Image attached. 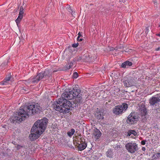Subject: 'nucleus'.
<instances>
[{
    "label": "nucleus",
    "mask_w": 160,
    "mask_h": 160,
    "mask_svg": "<svg viewBox=\"0 0 160 160\" xmlns=\"http://www.w3.org/2000/svg\"><path fill=\"white\" fill-rule=\"evenodd\" d=\"M31 133L29 138L31 141H34L38 139L45 131H30Z\"/></svg>",
    "instance_id": "nucleus-5"
},
{
    "label": "nucleus",
    "mask_w": 160,
    "mask_h": 160,
    "mask_svg": "<svg viewBox=\"0 0 160 160\" xmlns=\"http://www.w3.org/2000/svg\"><path fill=\"white\" fill-rule=\"evenodd\" d=\"M96 130H99V129H98L96 128Z\"/></svg>",
    "instance_id": "nucleus-54"
},
{
    "label": "nucleus",
    "mask_w": 160,
    "mask_h": 160,
    "mask_svg": "<svg viewBox=\"0 0 160 160\" xmlns=\"http://www.w3.org/2000/svg\"><path fill=\"white\" fill-rule=\"evenodd\" d=\"M9 80L5 78L2 81L0 82V85H8L9 84Z\"/></svg>",
    "instance_id": "nucleus-19"
},
{
    "label": "nucleus",
    "mask_w": 160,
    "mask_h": 160,
    "mask_svg": "<svg viewBox=\"0 0 160 160\" xmlns=\"http://www.w3.org/2000/svg\"><path fill=\"white\" fill-rule=\"evenodd\" d=\"M74 62L73 61L70 62H68V63L63 67V70H67L70 68L73 65Z\"/></svg>",
    "instance_id": "nucleus-15"
},
{
    "label": "nucleus",
    "mask_w": 160,
    "mask_h": 160,
    "mask_svg": "<svg viewBox=\"0 0 160 160\" xmlns=\"http://www.w3.org/2000/svg\"><path fill=\"white\" fill-rule=\"evenodd\" d=\"M91 59L88 53H85L82 56L83 62H88L91 61Z\"/></svg>",
    "instance_id": "nucleus-14"
},
{
    "label": "nucleus",
    "mask_w": 160,
    "mask_h": 160,
    "mask_svg": "<svg viewBox=\"0 0 160 160\" xmlns=\"http://www.w3.org/2000/svg\"><path fill=\"white\" fill-rule=\"evenodd\" d=\"M156 35L157 36H159V37H160V33L156 34Z\"/></svg>",
    "instance_id": "nucleus-48"
},
{
    "label": "nucleus",
    "mask_w": 160,
    "mask_h": 160,
    "mask_svg": "<svg viewBox=\"0 0 160 160\" xmlns=\"http://www.w3.org/2000/svg\"><path fill=\"white\" fill-rule=\"evenodd\" d=\"M43 111L42 108L38 103L33 104L32 103L29 105L20 107L18 112L14 114L8 120L12 123L21 122L29 115L39 114Z\"/></svg>",
    "instance_id": "nucleus-2"
},
{
    "label": "nucleus",
    "mask_w": 160,
    "mask_h": 160,
    "mask_svg": "<svg viewBox=\"0 0 160 160\" xmlns=\"http://www.w3.org/2000/svg\"><path fill=\"white\" fill-rule=\"evenodd\" d=\"M115 89L116 90H114V92H113V94L115 95L118 96V92H119L120 91V89L118 88Z\"/></svg>",
    "instance_id": "nucleus-25"
},
{
    "label": "nucleus",
    "mask_w": 160,
    "mask_h": 160,
    "mask_svg": "<svg viewBox=\"0 0 160 160\" xmlns=\"http://www.w3.org/2000/svg\"><path fill=\"white\" fill-rule=\"evenodd\" d=\"M78 77V74L77 72H75L73 74L72 78H77Z\"/></svg>",
    "instance_id": "nucleus-26"
},
{
    "label": "nucleus",
    "mask_w": 160,
    "mask_h": 160,
    "mask_svg": "<svg viewBox=\"0 0 160 160\" xmlns=\"http://www.w3.org/2000/svg\"><path fill=\"white\" fill-rule=\"evenodd\" d=\"M80 131H77L76 133H77V135L76 136V137L78 138V137H82L81 133H79Z\"/></svg>",
    "instance_id": "nucleus-30"
},
{
    "label": "nucleus",
    "mask_w": 160,
    "mask_h": 160,
    "mask_svg": "<svg viewBox=\"0 0 160 160\" xmlns=\"http://www.w3.org/2000/svg\"><path fill=\"white\" fill-rule=\"evenodd\" d=\"M94 115L95 118L98 120H102L104 118V115L102 108H96L94 111Z\"/></svg>",
    "instance_id": "nucleus-7"
},
{
    "label": "nucleus",
    "mask_w": 160,
    "mask_h": 160,
    "mask_svg": "<svg viewBox=\"0 0 160 160\" xmlns=\"http://www.w3.org/2000/svg\"><path fill=\"white\" fill-rule=\"evenodd\" d=\"M147 142L146 140H142L141 142V144L142 145H144L145 144V143H146V142Z\"/></svg>",
    "instance_id": "nucleus-40"
},
{
    "label": "nucleus",
    "mask_w": 160,
    "mask_h": 160,
    "mask_svg": "<svg viewBox=\"0 0 160 160\" xmlns=\"http://www.w3.org/2000/svg\"><path fill=\"white\" fill-rule=\"evenodd\" d=\"M123 112V109L121 108V105L116 106L113 110V112L116 115H119Z\"/></svg>",
    "instance_id": "nucleus-11"
},
{
    "label": "nucleus",
    "mask_w": 160,
    "mask_h": 160,
    "mask_svg": "<svg viewBox=\"0 0 160 160\" xmlns=\"http://www.w3.org/2000/svg\"><path fill=\"white\" fill-rule=\"evenodd\" d=\"M116 147L117 148H120V146H119V145H117L116 147H115V148H116Z\"/></svg>",
    "instance_id": "nucleus-49"
},
{
    "label": "nucleus",
    "mask_w": 160,
    "mask_h": 160,
    "mask_svg": "<svg viewBox=\"0 0 160 160\" xmlns=\"http://www.w3.org/2000/svg\"><path fill=\"white\" fill-rule=\"evenodd\" d=\"M157 3V2L156 1H154V4H155L156 3Z\"/></svg>",
    "instance_id": "nucleus-50"
},
{
    "label": "nucleus",
    "mask_w": 160,
    "mask_h": 160,
    "mask_svg": "<svg viewBox=\"0 0 160 160\" xmlns=\"http://www.w3.org/2000/svg\"><path fill=\"white\" fill-rule=\"evenodd\" d=\"M140 111L142 116H145L147 114V108L145 105L143 104H142L141 105Z\"/></svg>",
    "instance_id": "nucleus-12"
},
{
    "label": "nucleus",
    "mask_w": 160,
    "mask_h": 160,
    "mask_svg": "<svg viewBox=\"0 0 160 160\" xmlns=\"http://www.w3.org/2000/svg\"><path fill=\"white\" fill-rule=\"evenodd\" d=\"M159 98V97L158 98L155 97H152L149 100V103L150 105L154 106L155 104L160 102V99Z\"/></svg>",
    "instance_id": "nucleus-10"
},
{
    "label": "nucleus",
    "mask_w": 160,
    "mask_h": 160,
    "mask_svg": "<svg viewBox=\"0 0 160 160\" xmlns=\"http://www.w3.org/2000/svg\"><path fill=\"white\" fill-rule=\"evenodd\" d=\"M81 90L75 86L72 89L64 92L62 98H60L52 104L54 109L61 113H68L70 108L78 107L83 102L82 97L79 95Z\"/></svg>",
    "instance_id": "nucleus-1"
},
{
    "label": "nucleus",
    "mask_w": 160,
    "mask_h": 160,
    "mask_svg": "<svg viewBox=\"0 0 160 160\" xmlns=\"http://www.w3.org/2000/svg\"><path fill=\"white\" fill-rule=\"evenodd\" d=\"M66 9L69 12L72 14V13L73 12L72 10L71 9L70 6H69Z\"/></svg>",
    "instance_id": "nucleus-28"
},
{
    "label": "nucleus",
    "mask_w": 160,
    "mask_h": 160,
    "mask_svg": "<svg viewBox=\"0 0 160 160\" xmlns=\"http://www.w3.org/2000/svg\"><path fill=\"white\" fill-rule=\"evenodd\" d=\"M5 78L9 80V81H10L11 82H12L13 78L12 75H11V73H8V74L6 75Z\"/></svg>",
    "instance_id": "nucleus-21"
},
{
    "label": "nucleus",
    "mask_w": 160,
    "mask_h": 160,
    "mask_svg": "<svg viewBox=\"0 0 160 160\" xmlns=\"http://www.w3.org/2000/svg\"><path fill=\"white\" fill-rule=\"evenodd\" d=\"M75 160L74 158H69L68 160Z\"/></svg>",
    "instance_id": "nucleus-47"
},
{
    "label": "nucleus",
    "mask_w": 160,
    "mask_h": 160,
    "mask_svg": "<svg viewBox=\"0 0 160 160\" xmlns=\"http://www.w3.org/2000/svg\"><path fill=\"white\" fill-rule=\"evenodd\" d=\"M125 63L126 64L127 66H132V62H130L128 61H127L125 62Z\"/></svg>",
    "instance_id": "nucleus-29"
},
{
    "label": "nucleus",
    "mask_w": 160,
    "mask_h": 160,
    "mask_svg": "<svg viewBox=\"0 0 160 160\" xmlns=\"http://www.w3.org/2000/svg\"><path fill=\"white\" fill-rule=\"evenodd\" d=\"M71 132H68L67 133V134L68 136L70 137H71L74 133L75 131H71Z\"/></svg>",
    "instance_id": "nucleus-27"
},
{
    "label": "nucleus",
    "mask_w": 160,
    "mask_h": 160,
    "mask_svg": "<svg viewBox=\"0 0 160 160\" xmlns=\"http://www.w3.org/2000/svg\"><path fill=\"white\" fill-rule=\"evenodd\" d=\"M82 61V57L81 56H78L74 58L73 59V62H83Z\"/></svg>",
    "instance_id": "nucleus-18"
},
{
    "label": "nucleus",
    "mask_w": 160,
    "mask_h": 160,
    "mask_svg": "<svg viewBox=\"0 0 160 160\" xmlns=\"http://www.w3.org/2000/svg\"><path fill=\"white\" fill-rule=\"evenodd\" d=\"M22 19H20L18 18L15 20V22L17 23V25L18 26V24L20 23V21Z\"/></svg>",
    "instance_id": "nucleus-32"
},
{
    "label": "nucleus",
    "mask_w": 160,
    "mask_h": 160,
    "mask_svg": "<svg viewBox=\"0 0 160 160\" xmlns=\"http://www.w3.org/2000/svg\"><path fill=\"white\" fill-rule=\"evenodd\" d=\"M76 138L77 139V144L79 143H81V142H84V141H85V139L83 137H78V138L76 137Z\"/></svg>",
    "instance_id": "nucleus-20"
},
{
    "label": "nucleus",
    "mask_w": 160,
    "mask_h": 160,
    "mask_svg": "<svg viewBox=\"0 0 160 160\" xmlns=\"http://www.w3.org/2000/svg\"><path fill=\"white\" fill-rule=\"evenodd\" d=\"M58 71V70H54L53 71V72H57Z\"/></svg>",
    "instance_id": "nucleus-52"
},
{
    "label": "nucleus",
    "mask_w": 160,
    "mask_h": 160,
    "mask_svg": "<svg viewBox=\"0 0 160 160\" xmlns=\"http://www.w3.org/2000/svg\"><path fill=\"white\" fill-rule=\"evenodd\" d=\"M70 130H74V129L73 128H72Z\"/></svg>",
    "instance_id": "nucleus-53"
},
{
    "label": "nucleus",
    "mask_w": 160,
    "mask_h": 160,
    "mask_svg": "<svg viewBox=\"0 0 160 160\" xmlns=\"http://www.w3.org/2000/svg\"><path fill=\"white\" fill-rule=\"evenodd\" d=\"M156 127H157V128H158V127H157V125H156Z\"/></svg>",
    "instance_id": "nucleus-55"
},
{
    "label": "nucleus",
    "mask_w": 160,
    "mask_h": 160,
    "mask_svg": "<svg viewBox=\"0 0 160 160\" xmlns=\"http://www.w3.org/2000/svg\"><path fill=\"white\" fill-rule=\"evenodd\" d=\"M84 44H80L79 45V48L80 49H82V48H85L84 47Z\"/></svg>",
    "instance_id": "nucleus-33"
},
{
    "label": "nucleus",
    "mask_w": 160,
    "mask_h": 160,
    "mask_svg": "<svg viewBox=\"0 0 160 160\" xmlns=\"http://www.w3.org/2000/svg\"><path fill=\"white\" fill-rule=\"evenodd\" d=\"M51 75L52 73L50 70L48 69H46L44 71L37 73V75L34 77H31L28 80H31V83H37L43 78H44L45 80H48L51 76Z\"/></svg>",
    "instance_id": "nucleus-3"
},
{
    "label": "nucleus",
    "mask_w": 160,
    "mask_h": 160,
    "mask_svg": "<svg viewBox=\"0 0 160 160\" xmlns=\"http://www.w3.org/2000/svg\"><path fill=\"white\" fill-rule=\"evenodd\" d=\"M128 106V105L126 103H123L122 105H121V108L123 109V111L124 110H126L127 109Z\"/></svg>",
    "instance_id": "nucleus-23"
},
{
    "label": "nucleus",
    "mask_w": 160,
    "mask_h": 160,
    "mask_svg": "<svg viewBox=\"0 0 160 160\" xmlns=\"http://www.w3.org/2000/svg\"><path fill=\"white\" fill-rule=\"evenodd\" d=\"M125 147L128 152L133 153L138 150V146L136 143H128L125 145Z\"/></svg>",
    "instance_id": "nucleus-6"
},
{
    "label": "nucleus",
    "mask_w": 160,
    "mask_h": 160,
    "mask_svg": "<svg viewBox=\"0 0 160 160\" xmlns=\"http://www.w3.org/2000/svg\"><path fill=\"white\" fill-rule=\"evenodd\" d=\"M123 82L124 86L128 87L133 86V80L131 78H128L124 79Z\"/></svg>",
    "instance_id": "nucleus-9"
},
{
    "label": "nucleus",
    "mask_w": 160,
    "mask_h": 160,
    "mask_svg": "<svg viewBox=\"0 0 160 160\" xmlns=\"http://www.w3.org/2000/svg\"><path fill=\"white\" fill-rule=\"evenodd\" d=\"M22 147H23L21 145L18 144L17 146V150H18L20 149L21 148H22Z\"/></svg>",
    "instance_id": "nucleus-39"
},
{
    "label": "nucleus",
    "mask_w": 160,
    "mask_h": 160,
    "mask_svg": "<svg viewBox=\"0 0 160 160\" xmlns=\"http://www.w3.org/2000/svg\"><path fill=\"white\" fill-rule=\"evenodd\" d=\"M79 45V43H77L72 44V46L73 48H76L77 47H78V46Z\"/></svg>",
    "instance_id": "nucleus-37"
},
{
    "label": "nucleus",
    "mask_w": 160,
    "mask_h": 160,
    "mask_svg": "<svg viewBox=\"0 0 160 160\" xmlns=\"http://www.w3.org/2000/svg\"><path fill=\"white\" fill-rule=\"evenodd\" d=\"M93 134L95 136V138L96 139H98L102 135V133L100 131H95Z\"/></svg>",
    "instance_id": "nucleus-17"
},
{
    "label": "nucleus",
    "mask_w": 160,
    "mask_h": 160,
    "mask_svg": "<svg viewBox=\"0 0 160 160\" xmlns=\"http://www.w3.org/2000/svg\"><path fill=\"white\" fill-rule=\"evenodd\" d=\"M20 10H21V11H23L24 10V9L23 8V7H22V6H21V7H20Z\"/></svg>",
    "instance_id": "nucleus-45"
},
{
    "label": "nucleus",
    "mask_w": 160,
    "mask_h": 160,
    "mask_svg": "<svg viewBox=\"0 0 160 160\" xmlns=\"http://www.w3.org/2000/svg\"><path fill=\"white\" fill-rule=\"evenodd\" d=\"M128 0H119V2L121 3V4L125 3L127 2Z\"/></svg>",
    "instance_id": "nucleus-38"
},
{
    "label": "nucleus",
    "mask_w": 160,
    "mask_h": 160,
    "mask_svg": "<svg viewBox=\"0 0 160 160\" xmlns=\"http://www.w3.org/2000/svg\"><path fill=\"white\" fill-rule=\"evenodd\" d=\"M159 26L160 27V25H159Z\"/></svg>",
    "instance_id": "nucleus-56"
},
{
    "label": "nucleus",
    "mask_w": 160,
    "mask_h": 160,
    "mask_svg": "<svg viewBox=\"0 0 160 160\" xmlns=\"http://www.w3.org/2000/svg\"><path fill=\"white\" fill-rule=\"evenodd\" d=\"M144 32L146 35L147 36L149 32V29L148 27H146V28L145 29H144Z\"/></svg>",
    "instance_id": "nucleus-31"
},
{
    "label": "nucleus",
    "mask_w": 160,
    "mask_h": 160,
    "mask_svg": "<svg viewBox=\"0 0 160 160\" xmlns=\"http://www.w3.org/2000/svg\"><path fill=\"white\" fill-rule=\"evenodd\" d=\"M23 18V15L19 14V16L18 18L20 19H22Z\"/></svg>",
    "instance_id": "nucleus-41"
},
{
    "label": "nucleus",
    "mask_w": 160,
    "mask_h": 160,
    "mask_svg": "<svg viewBox=\"0 0 160 160\" xmlns=\"http://www.w3.org/2000/svg\"><path fill=\"white\" fill-rule=\"evenodd\" d=\"M77 40L78 42H81L83 40V39L82 38H79L78 39L77 38Z\"/></svg>",
    "instance_id": "nucleus-44"
},
{
    "label": "nucleus",
    "mask_w": 160,
    "mask_h": 160,
    "mask_svg": "<svg viewBox=\"0 0 160 160\" xmlns=\"http://www.w3.org/2000/svg\"><path fill=\"white\" fill-rule=\"evenodd\" d=\"M107 156L109 158H112L113 156V152L111 149H108L106 152Z\"/></svg>",
    "instance_id": "nucleus-22"
},
{
    "label": "nucleus",
    "mask_w": 160,
    "mask_h": 160,
    "mask_svg": "<svg viewBox=\"0 0 160 160\" xmlns=\"http://www.w3.org/2000/svg\"><path fill=\"white\" fill-rule=\"evenodd\" d=\"M158 133L159 134V135L160 136V131H159Z\"/></svg>",
    "instance_id": "nucleus-51"
},
{
    "label": "nucleus",
    "mask_w": 160,
    "mask_h": 160,
    "mask_svg": "<svg viewBox=\"0 0 160 160\" xmlns=\"http://www.w3.org/2000/svg\"><path fill=\"white\" fill-rule=\"evenodd\" d=\"M160 158V152L157 153L153 155L152 158L154 159H157Z\"/></svg>",
    "instance_id": "nucleus-24"
},
{
    "label": "nucleus",
    "mask_w": 160,
    "mask_h": 160,
    "mask_svg": "<svg viewBox=\"0 0 160 160\" xmlns=\"http://www.w3.org/2000/svg\"><path fill=\"white\" fill-rule=\"evenodd\" d=\"M78 145V150L80 151H82L85 149L87 147V144L86 142L85 141H84V142H81L77 144Z\"/></svg>",
    "instance_id": "nucleus-13"
},
{
    "label": "nucleus",
    "mask_w": 160,
    "mask_h": 160,
    "mask_svg": "<svg viewBox=\"0 0 160 160\" xmlns=\"http://www.w3.org/2000/svg\"><path fill=\"white\" fill-rule=\"evenodd\" d=\"M126 134L125 135L127 136H130L131 135H132L131 136V137L133 138L134 136H136L137 133L135 132V131H128V132H126Z\"/></svg>",
    "instance_id": "nucleus-16"
},
{
    "label": "nucleus",
    "mask_w": 160,
    "mask_h": 160,
    "mask_svg": "<svg viewBox=\"0 0 160 160\" xmlns=\"http://www.w3.org/2000/svg\"><path fill=\"white\" fill-rule=\"evenodd\" d=\"M138 117L135 115L134 112H132L128 116L126 121L128 123L132 124L136 122Z\"/></svg>",
    "instance_id": "nucleus-8"
},
{
    "label": "nucleus",
    "mask_w": 160,
    "mask_h": 160,
    "mask_svg": "<svg viewBox=\"0 0 160 160\" xmlns=\"http://www.w3.org/2000/svg\"><path fill=\"white\" fill-rule=\"evenodd\" d=\"M8 62L7 61V62H4L2 63L1 64V66H2V67L3 66H6L8 65Z\"/></svg>",
    "instance_id": "nucleus-34"
},
{
    "label": "nucleus",
    "mask_w": 160,
    "mask_h": 160,
    "mask_svg": "<svg viewBox=\"0 0 160 160\" xmlns=\"http://www.w3.org/2000/svg\"><path fill=\"white\" fill-rule=\"evenodd\" d=\"M23 13H24L23 11H22L20 10V12H19V14H21V15H23Z\"/></svg>",
    "instance_id": "nucleus-43"
},
{
    "label": "nucleus",
    "mask_w": 160,
    "mask_h": 160,
    "mask_svg": "<svg viewBox=\"0 0 160 160\" xmlns=\"http://www.w3.org/2000/svg\"><path fill=\"white\" fill-rule=\"evenodd\" d=\"M48 123V120L47 118L38 120L34 122L31 130H45Z\"/></svg>",
    "instance_id": "nucleus-4"
},
{
    "label": "nucleus",
    "mask_w": 160,
    "mask_h": 160,
    "mask_svg": "<svg viewBox=\"0 0 160 160\" xmlns=\"http://www.w3.org/2000/svg\"><path fill=\"white\" fill-rule=\"evenodd\" d=\"M155 50L156 51H158L160 50V47L155 48Z\"/></svg>",
    "instance_id": "nucleus-42"
},
{
    "label": "nucleus",
    "mask_w": 160,
    "mask_h": 160,
    "mask_svg": "<svg viewBox=\"0 0 160 160\" xmlns=\"http://www.w3.org/2000/svg\"><path fill=\"white\" fill-rule=\"evenodd\" d=\"M126 64L125 62L122 63L121 65V67L123 68H126Z\"/></svg>",
    "instance_id": "nucleus-35"
},
{
    "label": "nucleus",
    "mask_w": 160,
    "mask_h": 160,
    "mask_svg": "<svg viewBox=\"0 0 160 160\" xmlns=\"http://www.w3.org/2000/svg\"><path fill=\"white\" fill-rule=\"evenodd\" d=\"M82 32H79L78 34V36L77 37V39H79V38H80V37H81L82 36Z\"/></svg>",
    "instance_id": "nucleus-36"
},
{
    "label": "nucleus",
    "mask_w": 160,
    "mask_h": 160,
    "mask_svg": "<svg viewBox=\"0 0 160 160\" xmlns=\"http://www.w3.org/2000/svg\"><path fill=\"white\" fill-rule=\"evenodd\" d=\"M142 151H144L146 150V148H145L144 147H142Z\"/></svg>",
    "instance_id": "nucleus-46"
}]
</instances>
